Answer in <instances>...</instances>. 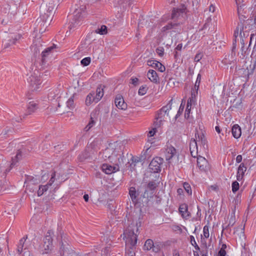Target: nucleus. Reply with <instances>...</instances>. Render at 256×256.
<instances>
[{"label":"nucleus","instance_id":"f257e3e1","mask_svg":"<svg viewBox=\"0 0 256 256\" xmlns=\"http://www.w3.org/2000/svg\"><path fill=\"white\" fill-rule=\"evenodd\" d=\"M198 145L205 151L208 148L207 141L202 132L195 133V138H192L190 143V150L192 157L196 158L198 156Z\"/></svg>","mask_w":256,"mask_h":256},{"label":"nucleus","instance_id":"f03ea898","mask_svg":"<svg viewBox=\"0 0 256 256\" xmlns=\"http://www.w3.org/2000/svg\"><path fill=\"white\" fill-rule=\"evenodd\" d=\"M255 23V20L248 18L244 24L242 22H241V23L238 24L236 30L238 31H240V44L242 45L244 44L246 41V39L249 36L250 30L254 26Z\"/></svg>","mask_w":256,"mask_h":256},{"label":"nucleus","instance_id":"7ed1b4c3","mask_svg":"<svg viewBox=\"0 0 256 256\" xmlns=\"http://www.w3.org/2000/svg\"><path fill=\"white\" fill-rule=\"evenodd\" d=\"M86 6L84 4H80L75 5L73 12V18L70 26V29L76 28L82 24V21L86 14Z\"/></svg>","mask_w":256,"mask_h":256},{"label":"nucleus","instance_id":"20e7f679","mask_svg":"<svg viewBox=\"0 0 256 256\" xmlns=\"http://www.w3.org/2000/svg\"><path fill=\"white\" fill-rule=\"evenodd\" d=\"M172 99L170 100L169 102L161 109L157 112L156 115V120L154 122L155 126L158 128L160 127L169 116V112L172 109Z\"/></svg>","mask_w":256,"mask_h":256},{"label":"nucleus","instance_id":"39448f33","mask_svg":"<svg viewBox=\"0 0 256 256\" xmlns=\"http://www.w3.org/2000/svg\"><path fill=\"white\" fill-rule=\"evenodd\" d=\"M42 76L37 70H35L33 72H30V75L27 78V81L32 90H37L41 87Z\"/></svg>","mask_w":256,"mask_h":256},{"label":"nucleus","instance_id":"423d86ee","mask_svg":"<svg viewBox=\"0 0 256 256\" xmlns=\"http://www.w3.org/2000/svg\"><path fill=\"white\" fill-rule=\"evenodd\" d=\"M104 86H98L96 92H90L86 97V104L87 106L91 105L93 102H98L104 96Z\"/></svg>","mask_w":256,"mask_h":256},{"label":"nucleus","instance_id":"0eeeda50","mask_svg":"<svg viewBox=\"0 0 256 256\" xmlns=\"http://www.w3.org/2000/svg\"><path fill=\"white\" fill-rule=\"evenodd\" d=\"M40 16L36 20V22L41 27L40 29V32L42 33L44 32L42 28L44 29L45 28L48 27L50 25L52 20L53 12H44L40 10Z\"/></svg>","mask_w":256,"mask_h":256},{"label":"nucleus","instance_id":"6e6552de","mask_svg":"<svg viewBox=\"0 0 256 256\" xmlns=\"http://www.w3.org/2000/svg\"><path fill=\"white\" fill-rule=\"evenodd\" d=\"M122 152L120 146L118 145L117 142H114L110 144L104 150L103 156L106 158H108L110 160L118 156Z\"/></svg>","mask_w":256,"mask_h":256},{"label":"nucleus","instance_id":"1a4fd4ad","mask_svg":"<svg viewBox=\"0 0 256 256\" xmlns=\"http://www.w3.org/2000/svg\"><path fill=\"white\" fill-rule=\"evenodd\" d=\"M129 226L124 232V234L127 238L128 242H130L132 247L134 246L137 243L138 228L136 226Z\"/></svg>","mask_w":256,"mask_h":256},{"label":"nucleus","instance_id":"9d476101","mask_svg":"<svg viewBox=\"0 0 256 256\" xmlns=\"http://www.w3.org/2000/svg\"><path fill=\"white\" fill-rule=\"evenodd\" d=\"M53 248L52 238L50 236V232L49 230L44 239V244L42 248V254L49 253Z\"/></svg>","mask_w":256,"mask_h":256},{"label":"nucleus","instance_id":"9b49d317","mask_svg":"<svg viewBox=\"0 0 256 256\" xmlns=\"http://www.w3.org/2000/svg\"><path fill=\"white\" fill-rule=\"evenodd\" d=\"M56 48V46L53 44L51 46L46 48L42 52L41 54V62L42 66H44L48 61L49 59L52 57V53L54 51V49Z\"/></svg>","mask_w":256,"mask_h":256},{"label":"nucleus","instance_id":"f8f14e48","mask_svg":"<svg viewBox=\"0 0 256 256\" xmlns=\"http://www.w3.org/2000/svg\"><path fill=\"white\" fill-rule=\"evenodd\" d=\"M58 0H42L40 10L42 12H54Z\"/></svg>","mask_w":256,"mask_h":256},{"label":"nucleus","instance_id":"ddd939ff","mask_svg":"<svg viewBox=\"0 0 256 256\" xmlns=\"http://www.w3.org/2000/svg\"><path fill=\"white\" fill-rule=\"evenodd\" d=\"M236 2L238 6V14L240 20L239 23H241V22H242L244 24L246 23V20L245 21L244 18L248 17V16H246L248 9L246 8L245 4H241L240 0H236Z\"/></svg>","mask_w":256,"mask_h":256},{"label":"nucleus","instance_id":"4468645a","mask_svg":"<svg viewBox=\"0 0 256 256\" xmlns=\"http://www.w3.org/2000/svg\"><path fill=\"white\" fill-rule=\"evenodd\" d=\"M163 159L160 157H156L152 159L149 164V168L153 172H158L160 171L161 165Z\"/></svg>","mask_w":256,"mask_h":256},{"label":"nucleus","instance_id":"2eb2a0df","mask_svg":"<svg viewBox=\"0 0 256 256\" xmlns=\"http://www.w3.org/2000/svg\"><path fill=\"white\" fill-rule=\"evenodd\" d=\"M197 158V165L199 169L202 172H207L210 169V166L208 161L205 158L198 156Z\"/></svg>","mask_w":256,"mask_h":256},{"label":"nucleus","instance_id":"dca6fc26","mask_svg":"<svg viewBox=\"0 0 256 256\" xmlns=\"http://www.w3.org/2000/svg\"><path fill=\"white\" fill-rule=\"evenodd\" d=\"M186 6L184 4H182L179 8H174L172 13V18L177 19L180 16H182L186 13Z\"/></svg>","mask_w":256,"mask_h":256},{"label":"nucleus","instance_id":"f3484780","mask_svg":"<svg viewBox=\"0 0 256 256\" xmlns=\"http://www.w3.org/2000/svg\"><path fill=\"white\" fill-rule=\"evenodd\" d=\"M103 172L107 174H110L119 170V167L117 166H112L108 164H104L101 166Z\"/></svg>","mask_w":256,"mask_h":256},{"label":"nucleus","instance_id":"a211bd4d","mask_svg":"<svg viewBox=\"0 0 256 256\" xmlns=\"http://www.w3.org/2000/svg\"><path fill=\"white\" fill-rule=\"evenodd\" d=\"M176 154V150L172 146H168L166 149V159L169 163L170 162V160Z\"/></svg>","mask_w":256,"mask_h":256},{"label":"nucleus","instance_id":"6ab92c4d","mask_svg":"<svg viewBox=\"0 0 256 256\" xmlns=\"http://www.w3.org/2000/svg\"><path fill=\"white\" fill-rule=\"evenodd\" d=\"M114 104L118 109L126 110L127 108V104L124 102L123 97L120 95L117 96L116 97Z\"/></svg>","mask_w":256,"mask_h":256},{"label":"nucleus","instance_id":"aec40b11","mask_svg":"<svg viewBox=\"0 0 256 256\" xmlns=\"http://www.w3.org/2000/svg\"><path fill=\"white\" fill-rule=\"evenodd\" d=\"M148 65L157 69L160 72H164L165 70V66L160 62L155 60H149L147 62Z\"/></svg>","mask_w":256,"mask_h":256},{"label":"nucleus","instance_id":"412c9836","mask_svg":"<svg viewBox=\"0 0 256 256\" xmlns=\"http://www.w3.org/2000/svg\"><path fill=\"white\" fill-rule=\"evenodd\" d=\"M38 108V102L36 100H32L28 102L27 105V114L24 116L31 114L35 112Z\"/></svg>","mask_w":256,"mask_h":256},{"label":"nucleus","instance_id":"4be33fe9","mask_svg":"<svg viewBox=\"0 0 256 256\" xmlns=\"http://www.w3.org/2000/svg\"><path fill=\"white\" fill-rule=\"evenodd\" d=\"M27 238V236H26L19 240L16 248V252L18 254H22V252L26 249L25 242Z\"/></svg>","mask_w":256,"mask_h":256},{"label":"nucleus","instance_id":"5701e85b","mask_svg":"<svg viewBox=\"0 0 256 256\" xmlns=\"http://www.w3.org/2000/svg\"><path fill=\"white\" fill-rule=\"evenodd\" d=\"M188 209V206L186 204H182L179 206V212L184 218L187 219L190 217V214Z\"/></svg>","mask_w":256,"mask_h":256},{"label":"nucleus","instance_id":"b1692460","mask_svg":"<svg viewBox=\"0 0 256 256\" xmlns=\"http://www.w3.org/2000/svg\"><path fill=\"white\" fill-rule=\"evenodd\" d=\"M129 194L132 200V203L134 205H136L138 203V194L136 192L135 188L130 187L129 189Z\"/></svg>","mask_w":256,"mask_h":256},{"label":"nucleus","instance_id":"393cba45","mask_svg":"<svg viewBox=\"0 0 256 256\" xmlns=\"http://www.w3.org/2000/svg\"><path fill=\"white\" fill-rule=\"evenodd\" d=\"M147 76L151 82L154 83H157L158 82V76L156 72L154 70H149L147 73Z\"/></svg>","mask_w":256,"mask_h":256},{"label":"nucleus","instance_id":"a878e982","mask_svg":"<svg viewBox=\"0 0 256 256\" xmlns=\"http://www.w3.org/2000/svg\"><path fill=\"white\" fill-rule=\"evenodd\" d=\"M232 133L235 138H238L242 134L240 127L237 124H234L232 128Z\"/></svg>","mask_w":256,"mask_h":256},{"label":"nucleus","instance_id":"bb28decb","mask_svg":"<svg viewBox=\"0 0 256 256\" xmlns=\"http://www.w3.org/2000/svg\"><path fill=\"white\" fill-rule=\"evenodd\" d=\"M246 168L243 163H242L238 168L236 178L238 180H242Z\"/></svg>","mask_w":256,"mask_h":256},{"label":"nucleus","instance_id":"cd10ccee","mask_svg":"<svg viewBox=\"0 0 256 256\" xmlns=\"http://www.w3.org/2000/svg\"><path fill=\"white\" fill-rule=\"evenodd\" d=\"M40 38H37L34 40L33 44L31 46V50L35 54L40 53V50H42L41 48H39L37 46L38 44H40Z\"/></svg>","mask_w":256,"mask_h":256},{"label":"nucleus","instance_id":"c85d7f7f","mask_svg":"<svg viewBox=\"0 0 256 256\" xmlns=\"http://www.w3.org/2000/svg\"><path fill=\"white\" fill-rule=\"evenodd\" d=\"M22 157V153L20 152H18L14 156V158H12V163L10 164V168L8 170H6L5 173H7L9 172L11 169V168L16 164L18 162V160H20Z\"/></svg>","mask_w":256,"mask_h":256},{"label":"nucleus","instance_id":"c756f323","mask_svg":"<svg viewBox=\"0 0 256 256\" xmlns=\"http://www.w3.org/2000/svg\"><path fill=\"white\" fill-rule=\"evenodd\" d=\"M144 248L147 250H152L154 252L158 251V250H156L154 249V242L150 239H148L146 241L144 244Z\"/></svg>","mask_w":256,"mask_h":256},{"label":"nucleus","instance_id":"7c9ffc66","mask_svg":"<svg viewBox=\"0 0 256 256\" xmlns=\"http://www.w3.org/2000/svg\"><path fill=\"white\" fill-rule=\"evenodd\" d=\"M49 188V186L46 184V185H41L39 186L38 190V196H42L44 192H46Z\"/></svg>","mask_w":256,"mask_h":256},{"label":"nucleus","instance_id":"2f4dec72","mask_svg":"<svg viewBox=\"0 0 256 256\" xmlns=\"http://www.w3.org/2000/svg\"><path fill=\"white\" fill-rule=\"evenodd\" d=\"M158 182L155 181L150 182L148 184V188L150 190H154L158 186Z\"/></svg>","mask_w":256,"mask_h":256},{"label":"nucleus","instance_id":"473e14b6","mask_svg":"<svg viewBox=\"0 0 256 256\" xmlns=\"http://www.w3.org/2000/svg\"><path fill=\"white\" fill-rule=\"evenodd\" d=\"M182 30V27L180 22H174L173 32L177 33H180Z\"/></svg>","mask_w":256,"mask_h":256},{"label":"nucleus","instance_id":"72a5a7b5","mask_svg":"<svg viewBox=\"0 0 256 256\" xmlns=\"http://www.w3.org/2000/svg\"><path fill=\"white\" fill-rule=\"evenodd\" d=\"M95 32L100 34H104L107 32V28L106 26L103 25L100 28L96 30Z\"/></svg>","mask_w":256,"mask_h":256},{"label":"nucleus","instance_id":"f704fd0d","mask_svg":"<svg viewBox=\"0 0 256 256\" xmlns=\"http://www.w3.org/2000/svg\"><path fill=\"white\" fill-rule=\"evenodd\" d=\"M66 106L69 110L73 109L74 108V100L72 98H70L66 102Z\"/></svg>","mask_w":256,"mask_h":256},{"label":"nucleus","instance_id":"c9c22d12","mask_svg":"<svg viewBox=\"0 0 256 256\" xmlns=\"http://www.w3.org/2000/svg\"><path fill=\"white\" fill-rule=\"evenodd\" d=\"M202 235V237L206 238H208L209 236H210V234H209V227L208 225H206L205 226H204V228H203V234Z\"/></svg>","mask_w":256,"mask_h":256},{"label":"nucleus","instance_id":"e433bc0d","mask_svg":"<svg viewBox=\"0 0 256 256\" xmlns=\"http://www.w3.org/2000/svg\"><path fill=\"white\" fill-rule=\"evenodd\" d=\"M191 106L192 104L188 100L187 104H186V108L184 116L185 118H188L189 114L190 113V109H191Z\"/></svg>","mask_w":256,"mask_h":256},{"label":"nucleus","instance_id":"4c0bfd02","mask_svg":"<svg viewBox=\"0 0 256 256\" xmlns=\"http://www.w3.org/2000/svg\"><path fill=\"white\" fill-rule=\"evenodd\" d=\"M121 153L122 155L120 154H120H118L120 156V157L118 158V162H116V164H115V166L118 165L119 168L120 166H122L124 164V156H123V152H122Z\"/></svg>","mask_w":256,"mask_h":256},{"label":"nucleus","instance_id":"58836bf2","mask_svg":"<svg viewBox=\"0 0 256 256\" xmlns=\"http://www.w3.org/2000/svg\"><path fill=\"white\" fill-rule=\"evenodd\" d=\"M190 243L192 246H194L195 248V249L197 250H200V248L199 246L198 245V244L196 242V241L194 239V238L192 236H190Z\"/></svg>","mask_w":256,"mask_h":256},{"label":"nucleus","instance_id":"ea45409f","mask_svg":"<svg viewBox=\"0 0 256 256\" xmlns=\"http://www.w3.org/2000/svg\"><path fill=\"white\" fill-rule=\"evenodd\" d=\"M200 80H201V75H200V74H198V76H197L196 82H195V84H194V89L196 91H198V90L200 84Z\"/></svg>","mask_w":256,"mask_h":256},{"label":"nucleus","instance_id":"a19ab883","mask_svg":"<svg viewBox=\"0 0 256 256\" xmlns=\"http://www.w3.org/2000/svg\"><path fill=\"white\" fill-rule=\"evenodd\" d=\"M173 26H174V22H170L168 23L166 26H164L162 28V30L163 32H166L168 30H173Z\"/></svg>","mask_w":256,"mask_h":256},{"label":"nucleus","instance_id":"79ce46f5","mask_svg":"<svg viewBox=\"0 0 256 256\" xmlns=\"http://www.w3.org/2000/svg\"><path fill=\"white\" fill-rule=\"evenodd\" d=\"M56 172H53L51 174V178L49 180V182H48V183L47 184L50 186H51L52 184L55 181V180H56Z\"/></svg>","mask_w":256,"mask_h":256},{"label":"nucleus","instance_id":"37998d69","mask_svg":"<svg viewBox=\"0 0 256 256\" xmlns=\"http://www.w3.org/2000/svg\"><path fill=\"white\" fill-rule=\"evenodd\" d=\"M184 188L188 194H192V189L190 185L187 182L184 183Z\"/></svg>","mask_w":256,"mask_h":256},{"label":"nucleus","instance_id":"c03bdc74","mask_svg":"<svg viewBox=\"0 0 256 256\" xmlns=\"http://www.w3.org/2000/svg\"><path fill=\"white\" fill-rule=\"evenodd\" d=\"M239 189V184L238 182L234 181L232 183V191L236 192Z\"/></svg>","mask_w":256,"mask_h":256},{"label":"nucleus","instance_id":"a18cd8bd","mask_svg":"<svg viewBox=\"0 0 256 256\" xmlns=\"http://www.w3.org/2000/svg\"><path fill=\"white\" fill-rule=\"evenodd\" d=\"M147 91V88L146 86H142L140 87L138 93L140 95L143 96L145 94Z\"/></svg>","mask_w":256,"mask_h":256},{"label":"nucleus","instance_id":"49530a36","mask_svg":"<svg viewBox=\"0 0 256 256\" xmlns=\"http://www.w3.org/2000/svg\"><path fill=\"white\" fill-rule=\"evenodd\" d=\"M90 62V58L89 57L85 58L81 60V64L84 66H88Z\"/></svg>","mask_w":256,"mask_h":256},{"label":"nucleus","instance_id":"de8ad7c7","mask_svg":"<svg viewBox=\"0 0 256 256\" xmlns=\"http://www.w3.org/2000/svg\"><path fill=\"white\" fill-rule=\"evenodd\" d=\"M200 242L202 244V246L204 248H205V250H208V246L207 244L206 238L202 237V235L201 234V240H200Z\"/></svg>","mask_w":256,"mask_h":256},{"label":"nucleus","instance_id":"09e8293b","mask_svg":"<svg viewBox=\"0 0 256 256\" xmlns=\"http://www.w3.org/2000/svg\"><path fill=\"white\" fill-rule=\"evenodd\" d=\"M156 54L160 56H162L164 54V48L163 47H158L156 49Z\"/></svg>","mask_w":256,"mask_h":256},{"label":"nucleus","instance_id":"8fccbe9b","mask_svg":"<svg viewBox=\"0 0 256 256\" xmlns=\"http://www.w3.org/2000/svg\"><path fill=\"white\" fill-rule=\"evenodd\" d=\"M172 228V230L175 232H178L179 233H182V232L181 227L178 225H174Z\"/></svg>","mask_w":256,"mask_h":256},{"label":"nucleus","instance_id":"3c124183","mask_svg":"<svg viewBox=\"0 0 256 256\" xmlns=\"http://www.w3.org/2000/svg\"><path fill=\"white\" fill-rule=\"evenodd\" d=\"M20 36H16L14 38H13L12 36V40H11L10 39L8 40V41L9 42V43L10 44V45L14 44L16 43V41L17 40L18 38H19Z\"/></svg>","mask_w":256,"mask_h":256},{"label":"nucleus","instance_id":"603ef678","mask_svg":"<svg viewBox=\"0 0 256 256\" xmlns=\"http://www.w3.org/2000/svg\"><path fill=\"white\" fill-rule=\"evenodd\" d=\"M202 54L201 53L197 54L194 58V60L196 62H199L202 58Z\"/></svg>","mask_w":256,"mask_h":256},{"label":"nucleus","instance_id":"864d4df0","mask_svg":"<svg viewBox=\"0 0 256 256\" xmlns=\"http://www.w3.org/2000/svg\"><path fill=\"white\" fill-rule=\"evenodd\" d=\"M95 121L94 120L92 117L90 118V120L87 124L90 128H92L95 124Z\"/></svg>","mask_w":256,"mask_h":256},{"label":"nucleus","instance_id":"5fc2aeb1","mask_svg":"<svg viewBox=\"0 0 256 256\" xmlns=\"http://www.w3.org/2000/svg\"><path fill=\"white\" fill-rule=\"evenodd\" d=\"M130 80L132 84L134 86H137L138 84V79L137 78H132Z\"/></svg>","mask_w":256,"mask_h":256},{"label":"nucleus","instance_id":"6e6d98bb","mask_svg":"<svg viewBox=\"0 0 256 256\" xmlns=\"http://www.w3.org/2000/svg\"><path fill=\"white\" fill-rule=\"evenodd\" d=\"M226 255V250H220L217 254V256H225Z\"/></svg>","mask_w":256,"mask_h":256},{"label":"nucleus","instance_id":"4d7b16f0","mask_svg":"<svg viewBox=\"0 0 256 256\" xmlns=\"http://www.w3.org/2000/svg\"><path fill=\"white\" fill-rule=\"evenodd\" d=\"M3 46L4 48H8L10 46V44L8 41V40H4L3 42Z\"/></svg>","mask_w":256,"mask_h":256},{"label":"nucleus","instance_id":"13d9d810","mask_svg":"<svg viewBox=\"0 0 256 256\" xmlns=\"http://www.w3.org/2000/svg\"><path fill=\"white\" fill-rule=\"evenodd\" d=\"M236 40H235L233 42V46H232V54H234V55H235L236 53L234 52V50H236Z\"/></svg>","mask_w":256,"mask_h":256},{"label":"nucleus","instance_id":"bf43d9fd","mask_svg":"<svg viewBox=\"0 0 256 256\" xmlns=\"http://www.w3.org/2000/svg\"><path fill=\"white\" fill-rule=\"evenodd\" d=\"M246 53V48H244V45H242L241 54H242V56H244Z\"/></svg>","mask_w":256,"mask_h":256},{"label":"nucleus","instance_id":"052dcab7","mask_svg":"<svg viewBox=\"0 0 256 256\" xmlns=\"http://www.w3.org/2000/svg\"><path fill=\"white\" fill-rule=\"evenodd\" d=\"M242 158L241 155H238L236 158V162L238 163H240L242 162Z\"/></svg>","mask_w":256,"mask_h":256},{"label":"nucleus","instance_id":"680f3d73","mask_svg":"<svg viewBox=\"0 0 256 256\" xmlns=\"http://www.w3.org/2000/svg\"><path fill=\"white\" fill-rule=\"evenodd\" d=\"M182 44H179L175 48V50H181L182 49Z\"/></svg>","mask_w":256,"mask_h":256},{"label":"nucleus","instance_id":"e2e57ef3","mask_svg":"<svg viewBox=\"0 0 256 256\" xmlns=\"http://www.w3.org/2000/svg\"><path fill=\"white\" fill-rule=\"evenodd\" d=\"M155 132H156V130H154V129H153L152 130H150L148 132V136H153Z\"/></svg>","mask_w":256,"mask_h":256},{"label":"nucleus","instance_id":"0e129e2a","mask_svg":"<svg viewBox=\"0 0 256 256\" xmlns=\"http://www.w3.org/2000/svg\"><path fill=\"white\" fill-rule=\"evenodd\" d=\"M183 191L184 190L182 188H180L177 190V193L178 194L181 195L183 194Z\"/></svg>","mask_w":256,"mask_h":256},{"label":"nucleus","instance_id":"69168bd1","mask_svg":"<svg viewBox=\"0 0 256 256\" xmlns=\"http://www.w3.org/2000/svg\"><path fill=\"white\" fill-rule=\"evenodd\" d=\"M214 9H215V8H214V6L212 4H211L210 6V8H209L210 12H213L214 11Z\"/></svg>","mask_w":256,"mask_h":256},{"label":"nucleus","instance_id":"338daca9","mask_svg":"<svg viewBox=\"0 0 256 256\" xmlns=\"http://www.w3.org/2000/svg\"><path fill=\"white\" fill-rule=\"evenodd\" d=\"M109 252V250L108 248H105L104 250V254L106 256Z\"/></svg>","mask_w":256,"mask_h":256},{"label":"nucleus","instance_id":"774afa93","mask_svg":"<svg viewBox=\"0 0 256 256\" xmlns=\"http://www.w3.org/2000/svg\"><path fill=\"white\" fill-rule=\"evenodd\" d=\"M173 256H180L178 252L176 250H174L173 252Z\"/></svg>","mask_w":256,"mask_h":256}]
</instances>
